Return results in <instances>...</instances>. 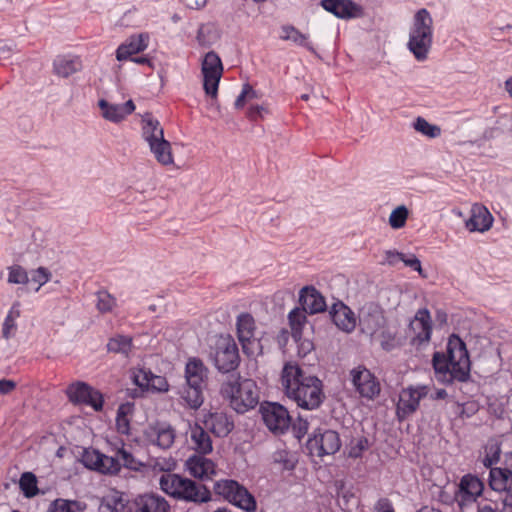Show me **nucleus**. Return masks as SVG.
<instances>
[{
	"label": "nucleus",
	"instance_id": "1",
	"mask_svg": "<svg viewBox=\"0 0 512 512\" xmlns=\"http://www.w3.org/2000/svg\"><path fill=\"white\" fill-rule=\"evenodd\" d=\"M280 381L285 395L302 409L315 410L325 399L322 381L306 373L297 363L284 365Z\"/></svg>",
	"mask_w": 512,
	"mask_h": 512
},
{
	"label": "nucleus",
	"instance_id": "2",
	"mask_svg": "<svg viewBox=\"0 0 512 512\" xmlns=\"http://www.w3.org/2000/svg\"><path fill=\"white\" fill-rule=\"evenodd\" d=\"M436 379L444 384L465 382L470 377V358L465 342L456 334L448 338L446 352L436 351L432 357Z\"/></svg>",
	"mask_w": 512,
	"mask_h": 512
},
{
	"label": "nucleus",
	"instance_id": "3",
	"mask_svg": "<svg viewBox=\"0 0 512 512\" xmlns=\"http://www.w3.org/2000/svg\"><path fill=\"white\" fill-rule=\"evenodd\" d=\"M160 489L177 500L206 503L211 500L210 490L202 484L175 473L162 474L159 478Z\"/></svg>",
	"mask_w": 512,
	"mask_h": 512
},
{
	"label": "nucleus",
	"instance_id": "4",
	"mask_svg": "<svg viewBox=\"0 0 512 512\" xmlns=\"http://www.w3.org/2000/svg\"><path fill=\"white\" fill-rule=\"evenodd\" d=\"M221 394L229 400L230 406L237 413H245L259 403V389L252 379H243L239 375H231L223 382Z\"/></svg>",
	"mask_w": 512,
	"mask_h": 512
},
{
	"label": "nucleus",
	"instance_id": "5",
	"mask_svg": "<svg viewBox=\"0 0 512 512\" xmlns=\"http://www.w3.org/2000/svg\"><path fill=\"white\" fill-rule=\"evenodd\" d=\"M433 43V19L430 12L422 8L413 18L407 47L417 61H425Z\"/></svg>",
	"mask_w": 512,
	"mask_h": 512
},
{
	"label": "nucleus",
	"instance_id": "6",
	"mask_svg": "<svg viewBox=\"0 0 512 512\" xmlns=\"http://www.w3.org/2000/svg\"><path fill=\"white\" fill-rule=\"evenodd\" d=\"M217 495L244 511L252 512L256 509V501L253 495L240 483L232 479H224L214 484Z\"/></svg>",
	"mask_w": 512,
	"mask_h": 512
},
{
	"label": "nucleus",
	"instance_id": "7",
	"mask_svg": "<svg viewBox=\"0 0 512 512\" xmlns=\"http://www.w3.org/2000/svg\"><path fill=\"white\" fill-rule=\"evenodd\" d=\"M213 360L216 368L223 373H229L238 367V346L231 336H220L216 340Z\"/></svg>",
	"mask_w": 512,
	"mask_h": 512
},
{
	"label": "nucleus",
	"instance_id": "8",
	"mask_svg": "<svg viewBox=\"0 0 512 512\" xmlns=\"http://www.w3.org/2000/svg\"><path fill=\"white\" fill-rule=\"evenodd\" d=\"M201 72L205 93L212 98H216L223 74V64L216 52L210 51L205 54L201 64Z\"/></svg>",
	"mask_w": 512,
	"mask_h": 512
},
{
	"label": "nucleus",
	"instance_id": "9",
	"mask_svg": "<svg viewBox=\"0 0 512 512\" xmlns=\"http://www.w3.org/2000/svg\"><path fill=\"white\" fill-rule=\"evenodd\" d=\"M66 394L70 402L92 407L101 411L104 405L103 394L83 381H77L67 387Z\"/></svg>",
	"mask_w": 512,
	"mask_h": 512
},
{
	"label": "nucleus",
	"instance_id": "10",
	"mask_svg": "<svg viewBox=\"0 0 512 512\" xmlns=\"http://www.w3.org/2000/svg\"><path fill=\"white\" fill-rule=\"evenodd\" d=\"M143 441L161 450H167L175 442V429L168 423L155 422L146 426L142 433Z\"/></svg>",
	"mask_w": 512,
	"mask_h": 512
},
{
	"label": "nucleus",
	"instance_id": "11",
	"mask_svg": "<svg viewBox=\"0 0 512 512\" xmlns=\"http://www.w3.org/2000/svg\"><path fill=\"white\" fill-rule=\"evenodd\" d=\"M429 391L430 388L427 385L408 386L402 389L396 409L398 419L404 420L416 412L420 401L428 395Z\"/></svg>",
	"mask_w": 512,
	"mask_h": 512
},
{
	"label": "nucleus",
	"instance_id": "12",
	"mask_svg": "<svg viewBox=\"0 0 512 512\" xmlns=\"http://www.w3.org/2000/svg\"><path fill=\"white\" fill-rule=\"evenodd\" d=\"M483 482L475 475H464L458 484L454 498L461 510L474 504L482 495Z\"/></svg>",
	"mask_w": 512,
	"mask_h": 512
},
{
	"label": "nucleus",
	"instance_id": "13",
	"mask_svg": "<svg viewBox=\"0 0 512 512\" xmlns=\"http://www.w3.org/2000/svg\"><path fill=\"white\" fill-rule=\"evenodd\" d=\"M261 414L265 425L275 434L284 433L291 424L288 410L279 403H265L261 406Z\"/></svg>",
	"mask_w": 512,
	"mask_h": 512
},
{
	"label": "nucleus",
	"instance_id": "14",
	"mask_svg": "<svg viewBox=\"0 0 512 512\" xmlns=\"http://www.w3.org/2000/svg\"><path fill=\"white\" fill-rule=\"evenodd\" d=\"M236 329L244 353L253 356L260 346L255 337L256 323L254 317L249 313H241L237 317Z\"/></svg>",
	"mask_w": 512,
	"mask_h": 512
},
{
	"label": "nucleus",
	"instance_id": "15",
	"mask_svg": "<svg viewBox=\"0 0 512 512\" xmlns=\"http://www.w3.org/2000/svg\"><path fill=\"white\" fill-rule=\"evenodd\" d=\"M352 384L362 398L373 400L380 393V383L365 367L358 366L350 372Z\"/></svg>",
	"mask_w": 512,
	"mask_h": 512
},
{
	"label": "nucleus",
	"instance_id": "16",
	"mask_svg": "<svg viewBox=\"0 0 512 512\" xmlns=\"http://www.w3.org/2000/svg\"><path fill=\"white\" fill-rule=\"evenodd\" d=\"M170 504L157 493H144L128 501L123 512H169Z\"/></svg>",
	"mask_w": 512,
	"mask_h": 512
},
{
	"label": "nucleus",
	"instance_id": "17",
	"mask_svg": "<svg viewBox=\"0 0 512 512\" xmlns=\"http://www.w3.org/2000/svg\"><path fill=\"white\" fill-rule=\"evenodd\" d=\"M310 450H316L318 456L331 455L341 447L339 434L330 429H318L308 440Z\"/></svg>",
	"mask_w": 512,
	"mask_h": 512
},
{
	"label": "nucleus",
	"instance_id": "18",
	"mask_svg": "<svg viewBox=\"0 0 512 512\" xmlns=\"http://www.w3.org/2000/svg\"><path fill=\"white\" fill-rule=\"evenodd\" d=\"M321 6L339 19L349 20L364 16L363 7L352 0H322Z\"/></svg>",
	"mask_w": 512,
	"mask_h": 512
},
{
	"label": "nucleus",
	"instance_id": "19",
	"mask_svg": "<svg viewBox=\"0 0 512 512\" xmlns=\"http://www.w3.org/2000/svg\"><path fill=\"white\" fill-rule=\"evenodd\" d=\"M132 378L135 385H137L142 390L166 392L169 388V384L165 377L155 375L151 372V370L144 367L133 369Z\"/></svg>",
	"mask_w": 512,
	"mask_h": 512
},
{
	"label": "nucleus",
	"instance_id": "20",
	"mask_svg": "<svg viewBox=\"0 0 512 512\" xmlns=\"http://www.w3.org/2000/svg\"><path fill=\"white\" fill-rule=\"evenodd\" d=\"M470 217L465 226L470 232H486L493 224L494 218L489 210L482 204H474L471 207Z\"/></svg>",
	"mask_w": 512,
	"mask_h": 512
},
{
	"label": "nucleus",
	"instance_id": "21",
	"mask_svg": "<svg viewBox=\"0 0 512 512\" xmlns=\"http://www.w3.org/2000/svg\"><path fill=\"white\" fill-rule=\"evenodd\" d=\"M414 339L419 343L428 342L432 334V320L428 309H419L409 324Z\"/></svg>",
	"mask_w": 512,
	"mask_h": 512
},
{
	"label": "nucleus",
	"instance_id": "22",
	"mask_svg": "<svg viewBox=\"0 0 512 512\" xmlns=\"http://www.w3.org/2000/svg\"><path fill=\"white\" fill-rule=\"evenodd\" d=\"M98 106L101 109L102 117L113 123L123 121L128 115L132 114L136 108L132 100H128L123 104H111L105 99H100Z\"/></svg>",
	"mask_w": 512,
	"mask_h": 512
},
{
	"label": "nucleus",
	"instance_id": "23",
	"mask_svg": "<svg viewBox=\"0 0 512 512\" xmlns=\"http://www.w3.org/2000/svg\"><path fill=\"white\" fill-rule=\"evenodd\" d=\"M299 301L309 314L322 313L327 308L324 296L313 286H305L300 290Z\"/></svg>",
	"mask_w": 512,
	"mask_h": 512
},
{
	"label": "nucleus",
	"instance_id": "24",
	"mask_svg": "<svg viewBox=\"0 0 512 512\" xmlns=\"http://www.w3.org/2000/svg\"><path fill=\"white\" fill-rule=\"evenodd\" d=\"M186 466L189 473L201 481L212 480L216 475V464L202 455L191 456L187 460Z\"/></svg>",
	"mask_w": 512,
	"mask_h": 512
},
{
	"label": "nucleus",
	"instance_id": "25",
	"mask_svg": "<svg viewBox=\"0 0 512 512\" xmlns=\"http://www.w3.org/2000/svg\"><path fill=\"white\" fill-rule=\"evenodd\" d=\"M149 37L145 34L133 35L116 50V59L125 61L144 51L148 46Z\"/></svg>",
	"mask_w": 512,
	"mask_h": 512
},
{
	"label": "nucleus",
	"instance_id": "26",
	"mask_svg": "<svg viewBox=\"0 0 512 512\" xmlns=\"http://www.w3.org/2000/svg\"><path fill=\"white\" fill-rule=\"evenodd\" d=\"M205 425L218 437L227 436L234 428V422L226 413L215 411L205 419Z\"/></svg>",
	"mask_w": 512,
	"mask_h": 512
},
{
	"label": "nucleus",
	"instance_id": "27",
	"mask_svg": "<svg viewBox=\"0 0 512 512\" xmlns=\"http://www.w3.org/2000/svg\"><path fill=\"white\" fill-rule=\"evenodd\" d=\"M208 370L198 358H190L185 366V380L188 385L205 387Z\"/></svg>",
	"mask_w": 512,
	"mask_h": 512
},
{
	"label": "nucleus",
	"instance_id": "28",
	"mask_svg": "<svg viewBox=\"0 0 512 512\" xmlns=\"http://www.w3.org/2000/svg\"><path fill=\"white\" fill-rule=\"evenodd\" d=\"M332 320L334 324L345 332H352L356 327V319L353 311L342 302L332 306Z\"/></svg>",
	"mask_w": 512,
	"mask_h": 512
},
{
	"label": "nucleus",
	"instance_id": "29",
	"mask_svg": "<svg viewBox=\"0 0 512 512\" xmlns=\"http://www.w3.org/2000/svg\"><path fill=\"white\" fill-rule=\"evenodd\" d=\"M279 38L283 41L292 42L294 45L303 47L308 51H314L313 43L310 40V34L301 32L291 24L281 26Z\"/></svg>",
	"mask_w": 512,
	"mask_h": 512
},
{
	"label": "nucleus",
	"instance_id": "30",
	"mask_svg": "<svg viewBox=\"0 0 512 512\" xmlns=\"http://www.w3.org/2000/svg\"><path fill=\"white\" fill-rule=\"evenodd\" d=\"M489 486L492 490L499 493L512 491V471L507 468H491L489 472Z\"/></svg>",
	"mask_w": 512,
	"mask_h": 512
},
{
	"label": "nucleus",
	"instance_id": "31",
	"mask_svg": "<svg viewBox=\"0 0 512 512\" xmlns=\"http://www.w3.org/2000/svg\"><path fill=\"white\" fill-rule=\"evenodd\" d=\"M142 137L148 143L156 142L164 138V130L160 122L152 114L146 113L142 117Z\"/></svg>",
	"mask_w": 512,
	"mask_h": 512
},
{
	"label": "nucleus",
	"instance_id": "32",
	"mask_svg": "<svg viewBox=\"0 0 512 512\" xmlns=\"http://www.w3.org/2000/svg\"><path fill=\"white\" fill-rule=\"evenodd\" d=\"M149 148L159 164L163 166L174 164L171 144L165 138L156 142H151L149 144Z\"/></svg>",
	"mask_w": 512,
	"mask_h": 512
},
{
	"label": "nucleus",
	"instance_id": "33",
	"mask_svg": "<svg viewBox=\"0 0 512 512\" xmlns=\"http://www.w3.org/2000/svg\"><path fill=\"white\" fill-rule=\"evenodd\" d=\"M190 438L193 449L200 454L212 451V441L209 434L199 425L191 427Z\"/></svg>",
	"mask_w": 512,
	"mask_h": 512
},
{
	"label": "nucleus",
	"instance_id": "34",
	"mask_svg": "<svg viewBox=\"0 0 512 512\" xmlns=\"http://www.w3.org/2000/svg\"><path fill=\"white\" fill-rule=\"evenodd\" d=\"M82 67L79 58L57 57L53 62L54 73L60 77L67 78L79 71Z\"/></svg>",
	"mask_w": 512,
	"mask_h": 512
},
{
	"label": "nucleus",
	"instance_id": "35",
	"mask_svg": "<svg viewBox=\"0 0 512 512\" xmlns=\"http://www.w3.org/2000/svg\"><path fill=\"white\" fill-rule=\"evenodd\" d=\"M21 304L15 301L10 307L2 324V337L6 340L14 337L17 332V319L21 316Z\"/></svg>",
	"mask_w": 512,
	"mask_h": 512
},
{
	"label": "nucleus",
	"instance_id": "36",
	"mask_svg": "<svg viewBox=\"0 0 512 512\" xmlns=\"http://www.w3.org/2000/svg\"><path fill=\"white\" fill-rule=\"evenodd\" d=\"M220 35V30L215 23H204L197 31L196 40L200 46L210 47L220 39Z\"/></svg>",
	"mask_w": 512,
	"mask_h": 512
},
{
	"label": "nucleus",
	"instance_id": "37",
	"mask_svg": "<svg viewBox=\"0 0 512 512\" xmlns=\"http://www.w3.org/2000/svg\"><path fill=\"white\" fill-rule=\"evenodd\" d=\"M203 387L185 384L180 391V398L191 409H198L204 401Z\"/></svg>",
	"mask_w": 512,
	"mask_h": 512
},
{
	"label": "nucleus",
	"instance_id": "38",
	"mask_svg": "<svg viewBox=\"0 0 512 512\" xmlns=\"http://www.w3.org/2000/svg\"><path fill=\"white\" fill-rule=\"evenodd\" d=\"M383 315L380 311L362 313L360 315V326L363 332L373 335L383 325Z\"/></svg>",
	"mask_w": 512,
	"mask_h": 512
},
{
	"label": "nucleus",
	"instance_id": "39",
	"mask_svg": "<svg viewBox=\"0 0 512 512\" xmlns=\"http://www.w3.org/2000/svg\"><path fill=\"white\" fill-rule=\"evenodd\" d=\"M306 311L302 308L293 309L289 315V324L292 330V336L294 339H300L302 331L307 322Z\"/></svg>",
	"mask_w": 512,
	"mask_h": 512
},
{
	"label": "nucleus",
	"instance_id": "40",
	"mask_svg": "<svg viewBox=\"0 0 512 512\" xmlns=\"http://www.w3.org/2000/svg\"><path fill=\"white\" fill-rule=\"evenodd\" d=\"M501 443L497 439H490L484 447L483 465L487 468L497 464L501 455Z\"/></svg>",
	"mask_w": 512,
	"mask_h": 512
},
{
	"label": "nucleus",
	"instance_id": "41",
	"mask_svg": "<svg viewBox=\"0 0 512 512\" xmlns=\"http://www.w3.org/2000/svg\"><path fill=\"white\" fill-rule=\"evenodd\" d=\"M19 487L26 498H33L39 493L37 478L32 472H24L21 475Z\"/></svg>",
	"mask_w": 512,
	"mask_h": 512
},
{
	"label": "nucleus",
	"instance_id": "42",
	"mask_svg": "<svg viewBox=\"0 0 512 512\" xmlns=\"http://www.w3.org/2000/svg\"><path fill=\"white\" fill-rule=\"evenodd\" d=\"M131 410L132 408L129 404H122L119 406L116 416V429L118 433L129 435L130 419L128 416L131 413Z\"/></svg>",
	"mask_w": 512,
	"mask_h": 512
},
{
	"label": "nucleus",
	"instance_id": "43",
	"mask_svg": "<svg viewBox=\"0 0 512 512\" xmlns=\"http://www.w3.org/2000/svg\"><path fill=\"white\" fill-rule=\"evenodd\" d=\"M151 469L154 473L162 474L172 473L177 467V461L171 456L156 457L150 461Z\"/></svg>",
	"mask_w": 512,
	"mask_h": 512
},
{
	"label": "nucleus",
	"instance_id": "44",
	"mask_svg": "<svg viewBox=\"0 0 512 512\" xmlns=\"http://www.w3.org/2000/svg\"><path fill=\"white\" fill-rule=\"evenodd\" d=\"M132 339L128 336L118 335L107 343V349L114 353L128 354L131 351Z\"/></svg>",
	"mask_w": 512,
	"mask_h": 512
},
{
	"label": "nucleus",
	"instance_id": "45",
	"mask_svg": "<svg viewBox=\"0 0 512 512\" xmlns=\"http://www.w3.org/2000/svg\"><path fill=\"white\" fill-rule=\"evenodd\" d=\"M96 297V308L102 314L112 312L117 305L116 298L106 290L98 291Z\"/></svg>",
	"mask_w": 512,
	"mask_h": 512
},
{
	"label": "nucleus",
	"instance_id": "46",
	"mask_svg": "<svg viewBox=\"0 0 512 512\" xmlns=\"http://www.w3.org/2000/svg\"><path fill=\"white\" fill-rule=\"evenodd\" d=\"M9 284H27L29 282L28 272L21 265H12L7 268Z\"/></svg>",
	"mask_w": 512,
	"mask_h": 512
},
{
	"label": "nucleus",
	"instance_id": "47",
	"mask_svg": "<svg viewBox=\"0 0 512 512\" xmlns=\"http://www.w3.org/2000/svg\"><path fill=\"white\" fill-rule=\"evenodd\" d=\"M83 507L81 503L77 501H69L65 499H56L50 509L49 512H81Z\"/></svg>",
	"mask_w": 512,
	"mask_h": 512
},
{
	"label": "nucleus",
	"instance_id": "48",
	"mask_svg": "<svg viewBox=\"0 0 512 512\" xmlns=\"http://www.w3.org/2000/svg\"><path fill=\"white\" fill-rule=\"evenodd\" d=\"M408 215L409 211L404 205L398 206L391 212L389 216V225L393 229L403 228L408 219Z\"/></svg>",
	"mask_w": 512,
	"mask_h": 512
},
{
	"label": "nucleus",
	"instance_id": "49",
	"mask_svg": "<svg viewBox=\"0 0 512 512\" xmlns=\"http://www.w3.org/2000/svg\"><path fill=\"white\" fill-rule=\"evenodd\" d=\"M416 131L422 133L430 138H436L441 135V128L437 125H432L424 118L418 117L414 123Z\"/></svg>",
	"mask_w": 512,
	"mask_h": 512
},
{
	"label": "nucleus",
	"instance_id": "50",
	"mask_svg": "<svg viewBox=\"0 0 512 512\" xmlns=\"http://www.w3.org/2000/svg\"><path fill=\"white\" fill-rule=\"evenodd\" d=\"M102 456L103 453L99 452L98 450L86 449L82 455V462L87 468L99 471V467L103 459Z\"/></svg>",
	"mask_w": 512,
	"mask_h": 512
},
{
	"label": "nucleus",
	"instance_id": "51",
	"mask_svg": "<svg viewBox=\"0 0 512 512\" xmlns=\"http://www.w3.org/2000/svg\"><path fill=\"white\" fill-rule=\"evenodd\" d=\"M99 471L102 474L115 475L121 470V463L115 456H107L103 454Z\"/></svg>",
	"mask_w": 512,
	"mask_h": 512
},
{
	"label": "nucleus",
	"instance_id": "52",
	"mask_svg": "<svg viewBox=\"0 0 512 512\" xmlns=\"http://www.w3.org/2000/svg\"><path fill=\"white\" fill-rule=\"evenodd\" d=\"M116 458L121 463V466L123 465L124 467L131 470L137 471L141 466V463L137 459H135L132 453H130L124 448H120L116 451Z\"/></svg>",
	"mask_w": 512,
	"mask_h": 512
},
{
	"label": "nucleus",
	"instance_id": "53",
	"mask_svg": "<svg viewBox=\"0 0 512 512\" xmlns=\"http://www.w3.org/2000/svg\"><path fill=\"white\" fill-rule=\"evenodd\" d=\"M51 277V272L45 267H38L32 270L31 282L37 284L35 291L38 292L43 285L50 281Z\"/></svg>",
	"mask_w": 512,
	"mask_h": 512
},
{
	"label": "nucleus",
	"instance_id": "54",
	"mask_svg": "<svg viewBox=\"0 0 512 512\" xmlns=\"http://www.w3.org/2000/svg\"><path fill=\"white\" fill-rule=\"evenodd\" d=\"M492 502L497 512H512V491L500 493L498 498Z\"/></svg>",
	"mask_w": 512,
	"mask_h": 512
},
{
	"label": "nucleus",
	"instance_id": "55",
	"mask_svg": "<svg viewBox=\"0 0 512 512\" xmlns=\"http://www.w3.org/2000/svg\"><path fill=\"white\" fill-rule=\"evenodd\" d=\"M269 113H270V110H269L268 104L250 105L246 112V117L250 121L256 122L260 119H263L264 116Z\"/></svg>",
	"mask_w": 512,
	"mask_h": 512
},
{
	"label": "nucleus",
	"instance_id": "56",
	"mask_svg": "<svg viewBox=\"0 0 512 512\" xmlns=\"http://www.w3.org/2000/svg\"><path fill=\"white\" fill-rule=\"evenodd\" d=\"M400 261H402L407 267L417 271L420 275H423L421 262L415 255L406 256L403 254L402 258H400Z\"/></svg>",
	"mask_w": 512,
	"mask_h": 512
},
{
	"label": "nucleus",
	"instance_id": "57",
	"mask_svg": "<svg viewBox=\"0 0 512 512\" xmlns=\"http://www.w3.org/2000/svg\"><path fill=\"white\" fill-rule=\"evenodd\" d=\"M367 440L360 439L357 444L351 447L349 451V456L353 458H357L361 456V453L366 449Z\"/></svg>",
	"mask_w": 512,
	"mask_h": 512
},
{
	"label": "nucleus",
	"instance_id": "58",
	"mask_svg": "<svg viewBox=\"0 0 512 512\" xmlns=\"http://www.w3.org/2000/svg\"><path fill=\"white\" fill-rule=\"evenodd\" d=\"M16 388V382L10 379L0 380V394L7 395Z\"/></svg>",
	"mask_w": 512,
	"mask_h": 512
},
{
	"label": "nucleus",
	"instance_id": "59",
	"mask_svg": "<svg viewBox=\"0 0 512 512\" xmlns=\"http://www.w3.org/2000/svg\"><path fill=\"white\" fill-rule=\"evenodd\" d=\"M402 256L403 253L395 250H387L385 252V260L391 266H394L398 261H400V258H402Z\"/></svg>",
	"mask_w": 512,
	"mask_h": 512
},
{
	"label": "nucleus",
	"instance_id": "60",
	"mask_svg": "<svg viewBox=\"0 0 512 512\" xmlns=\"http://www.w3.org/2000/svg\"><path fill=\"white\" fill-rule=\"evenodd\" d=\"M375 509L377 512H388L394 511L390 501L386 498H382L378 500L376 503Z\"/></svg>",
	"mask_w": 512,
	"mask_h": 512
},
{
	"label": "nucleus",
	"instance_id": "61",
	"mask_svg": "<svg viewBox=\"0 0 512 512\" xmlns=\"http://www.w3.org/2000/svg\"><path fill=\"white\" fill-rule=\"evenodd\" d=\"M189 9H201L206 5L207 0H182Z\"/></svg>",
	"mask_w": 512,
	"mask_h": 512
},
{
	"label": "nucleus",
	"instance_id": "62",
	"mask_svg": "<svg viewBox=\"0 0 512 512\" xmlns=\"http://www.w3.org/2000/svg\"><path fill=\"white\" fill-rule=\"evenodd\" d=\"M246 102H247V92H244V89L242 88L240 95L237 97V99L235 101V107L237 109H241L244 107Z\"/></svg>",
	"mask_w": 512,
	"mask_h": 512
},
{
	"label": "nucleus",
	"instance_id": "63",
	"mask_svg": "<svg viewBox=\"0 0 512 512\" xmlns=\"http://www.w3.org/2000/svg\"><path fill=\"white\" fill-rule=\"evenodd\" d=\"M243 89H244V92H247V101L256 99L258 97L257 92L249 84H245L243 86Z\"/></svg>",
	"mask_w": 512,
	"mask_h": 512
},
{
	"label": "nucleus",
	"instance_id": "64",
	"mask_svg": "<svg viewBox=\"0 0 512 512\" xmlns=\"http://www.w3.org/2000/svg\"><path fill=\"white\" fill-rule=\"evenodd\" d=\"M11 48L5 42H0V58H8Z\"/></svg>",
	"mask_w": 512,
	"mask_h": 512
}]
</instances>
